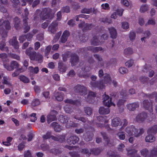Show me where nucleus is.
I'll return each mask as SVG.
<instances>
[{
	"mask_svg": "<svg viewBox=\"0 0 157 157\" xmlns=\"http://www.w3.org/2000/svg\"><path fill=\"white\" fill-rule=\"evenodd\" d=\"M57 112L56 111L53 110L51 111L47 117V121L48 123H50L53 121H55L57 119L56 115Z\"/></svg>",
	"mask_w": 157,
	"mask_h": 157,
	"instance_id": "nucleus-9",
	"label": "nucleus"
},
{
	"mask_svg": "<svg viewBox=\"0 0 157 157\" xmlns=\"http://www.w3.org/2000/svg\"><path fill=\"white\" fill-rule=\"evenodd\" d=\"M9 80V77L7 76L3 77V82L4 84H9L10 82L8 81Z\"/></svg>",
	"mask_w": 157,
	"mask_h": 157,
	"instance_id": "nucleus-59",
	"label": "nucleus"
},
{
	"mask_svg": "<svg viewBox=\"0 0 157 157\" xmlns=\"http://www.w3.org/2000/svg\"><path fill=\"white\" fill-rule=\"evenodd\" d=\"M104 83L105 84H111L112 83L115 86L117 84V82L114 80H112L111 78L109 75L108 74H106L104 76Z\"/></svg>",
	"mask_w": 157,
	"mask_h": 157,
	"instance_id": "nucleus-8",
	"label": "nucleus"
},
{
	"mask_svg": "<svg viewBox=\"0 0 157 157\" xmlns=\"http://www.w3.org/2000/svg\"><path fill=\"white\" fill-rule=\"evenodd\" d=\"M91 44L92 45H97L101 44V42L98 40L97 37H93L91 41Z\"/></svg>",
	"mask_w": 157,
	"mask_h": 157,
	"instance_id": "nucleus-29",
	"label": "nucleus"
},
{
	"mask_svg": "<svg viewBox=\"0 0 157 157\" xmlns=\"http://www.w3.org/2000/svg\"><path fill=\"white\" fill-rule=\"evenodd\" d=\"M65 112L67 113H70L71 112V109L68 105H66L64 108Z\"/></svg>",
	"mask_w": 157,
	"mask_h": 157,
	"instance_id": "nucleus-61",
	"label": "nucleus"
},
{
	"mask_svg": "<svg viewBox=\"0 0 157 157\" xmlns=\"http://www.w3.org/2000/svg\"><path fill=\"white\" fill-rule=\"evenodd\" d=\"M57 24L56 23H52L49 27V30L52 33H54L57 29Z\"/></svg>",
	"mask_w": 157,
	"mask_h": 157,
	"instance_id": "nucleus-24",
	"label": "nucleus"
},
{
	"mask_svg": "<svg viewBox=\"0 0 157 157\" xmlns=\"http://www.w3.org/2000/svg\"><path fill=\"white\" fill-rule=\"evenodd\" d=\"M143 106L146 109L148 110L150 112L153 111L151 103H149L148 100H145L143 102Z\"/></svg>",
	"mask_w": 157,
	"mask_h": 157,
	"instance_id": "nucleus-10",
	"label": "nucleus"
},
{
	"mask_svg": "<svg viewBox=\"0 0 157 157\" xmlns=\"http://www.w3.org/2000/svg\"><path fill=\"white\" fill-rule=\"evenodd\" d=\"M99 113L101 114H108L109 112L108 108L105 109L104 107H101L99 110Z\"/></svg>",
	"mask_w": 157,
	"mask_h": 157,
	"instance_id": "nucleus-26",
	"label": "nucleus"
},
{
	"mask_svg": "<svg viewBox=\"0 0 157 157\" xmlns=\"http://www.w3.org/2000/svg\"><path fill=\"white\" fill-rule=\"evenodd\" d=\"M85 111L87 115H90L91 114L92 109L90 108L86 107L85 108Z\"/></svg>",
	"mask_w": 157,
	"mask_h": 157,
	"instance_id": "nucleus-51",
	"label": "nucleus"
},
{
	"mask_svg": "<svg viewBox=\"0 0 157 157\" xmlns=\"http://www.w3.org/2000/svg\"><path fill=\"white\" fill-rule=\"evenodd\" d=\"M36 13L38 15V18L39 16L40 18L43 20L48 19H51L52 18L54 14L52 13L51 10L49 8H44L41 12L40 10H37Z\"/></svg>",
	"mask_w": 157,
	"mask_h": 157,
	"instance_id": "nucleus-1",
	"label": "nucleus"
},
{
	"mask_svg": "<svg viewBox=\"0 0 157 157\" xmlns=\"http://www.w3.org/2000/svg\"><path fill=\"white\" fill-rule=\"evenodd\" d=\"M137 151L132 149L128 151L127 155L129 157H140L139 155L137 154Z\"/></svg>",
	"mask_w": 157,
	"mask_h": 157,
	"instance_id": "nucleus-15",
	"label": "nucleus"
},
{
	"mask_svg": "<svg viewBox=\"0 0 157 157\" xmlns=\"http://www.w3.org/2000/svg\"><path fill=\"white\" fill-rule=\"evenodd\" d=\"M51 136L50 132H48L46 133L45 134L43 135L42 137L45 140L51 138Z\"/></svg>",
	"mask_w": 157,
	"mask_h": 157,
	"instance_id": "nucleus-57",
	"label": "nucleus"
},
{
	"mask_svg": "<svg viewBox=\"0 0 157 157\" xmlns=\"http://www.w3.org/2000/svg\"><path fill=\"white\" fill-rule=\"evenodd\" d=\"M91 85L93 87H97L101 89L104 88L105 86V85L103 84V82L102 81L98 83L94 82H91Z\"/></svg>",
	"mask_w": 157,
	"mask_h": 157,
	"instance_id": "nucleus-14",
	"label": "nucleus"
},
{
	"mask_svg": "<svg viewBox=\"0 0 157 157\" xmlns=\"http://www.w3.org/2000/svg\"><path fill=\"white\" fill-rule=\"evenodd\" d=\"M59 120L62 123H67L68 122V118L67 116H63V115H60L59 116Z\"/></svg>",
	"mask_w": 157,
	"mask_h": 157,
	"instance_id": "nucleus-28",
	"label": "nucleus"
},
{
	"mask_svg": "<svg viewBox=\"0 0 157 157\" xmlns=\"http://www.w3.org/2000/svg\"><path fill=\"white\" fill-rule=\"evenodd\" d=\"M28 70L31 73L37 74L39 70L38 67L34 68L32 67H29L28 68Z\"/></svg>",
	"mask_w": 157,
	"mask_h": 157,
	"instance_id": "nucleus-33",
	"label": "nucleus"
},
{
	"mask_svg": "<svg viewBox=\"0 0 157 157\" xmlns=\"http://www.w3.org/2000/svg\"><path fill=\"white\" fill-rule=\"evenodd\" d=\"M69 33L68 31H65L61 38L60 41L62 43H65L67 40L68 37L69 35Z\"/></svg>",
	"mask_w": 157,
	"mask_h": 157,
	"instance_id": "nucleus-19",
	"label": "nucleus"
},
{
	"mask_svg": "<svg viewBox=\"0 0 157 157\" xmlns=\"http://www.w3.org/2000/svg\"><path fill=\"white\" fill-rule=\"evenodd\" d=\"M155 24V20L154 19H149L145 24V25L147 26L148 25H154Z\"/></svg>",
	"mask_w": 157,
	"mask_h": 157,
	"instance_id": "nucleus-39",
	"label": "nucleus"
},
{
	"mask_svg": "<svg viewBox=\"0 0 157 157\" xmlns=\"http://www.w3.org/2000/svg\"><path fill=\"white\" fill-rule=\"evenodd\" d=\"M19 78L21 81L24 83H27L29 82V78L24 75H20Z\"/></svg>",
	"mask_w": 157,
	"mask_h": 157,
	"instance_id": "nucleus-34",
	"label": "nucleus"
},
{
	"mask_svg": "<svg viewBox=\"0 0 157 157\" xmlns=\"http://www.w3.org/2000/svg\"><path fill=\"white\" fill-rule=\"evenodd\" d=\"M119 71L120 73L124 74L126 73L128 71L127 69L124 67H121L119 69Z\"/></svg>",
	"mask_w": 157,
	"mask_h": 157,
	"instance_id": "nucleus-40",
	"label": "nucleus"
},
{
	"mask_svg": "<svg viewBox=\"0 0 157 157\" xmlns=\"http://www.w3.org/2000/svg\"><path fill=\"white\" fill-rule=\"evenodd\" d=\"M51 48L52 47L51 46H48L46 47L45 52V55L46 56H47L48 55L50 51Z\"/></svg>",
	"mask_w": 157,
	"mask_h": 157,
	"instance_id": "nucleus-62",
	"label": "nucleus"
},
{
	"mask_svg": "<svg viewBox=\"0 0 157 157\" xmlns=\"http://www.w3.org/2000/svg\"><path fill=\"white\" fill-rule=\"evenodd\" d=\"M74 89L76 92L80 93L82 95L87 93L86 89L83 86L78 85L75 87Z\"/></svg>",
	"mask_w": 157,
	"mask_h": 157,
	"instance_id": "nucleus-7",
	"label": "nucleus"
},
{
	"mask_svg": "<svg viewBox=\"0 0 157 157\" xmlns=\"http://www.w3.org/2000/svg\"><path fill=\"white\" fill-rule=\"evenodd\" d=\"M151 154L153 155H157V146L152 150Z\"/></svg>",
	"mask_w": 157,
	"mask_h": 157,
	"instance_id": "nucleus-58",
	"label": "nucleus"
},
{
	"mask_svg": "<svg viewBox=\"0 0 157 157\" xmlns=\"http://www.w3.org/2000/svg\"><path fill=\"white\" fill-rule=\"evenodd\" d=\"M41 148L43 151H49V147L48 145L46 144H42L41 145Z\"/></svg>",
	"mask_w": 157,
	"mask_h": 157,
	"instance_id": "nucleus-45",
	"label": "nucleus"
},
{
	"mask_svg": "<svg viewBox=\"0 0 157 157\" xmlns=\"http://www.w3.org/2000/svg\"><path fill=\"white\" fill-rule=\"evenodd\" d=\"M36 114L35 113H33L30 115V119L31 121L34 122L37 119L36 117Z\"/></svg>",
	"mask_w": 157,
	"mask_h": 157,
	"instance_id": "nucleus-53",
	"label": "nucleus"
},
{
	"mask_svg": "<svg viewBox=\"0 0 157 157\" xmlns=\"http://www.w3.org/2000/svg\"><path fill=\"white\" fill-rule=\"evenodd\" d=\"M61 31H60L56 34L53 39V41L54 42H56L58 41L61 34Z\"/></svg>",
	"mask_w": 157,
	"mask_h": 157,
	"instance_id": "nucleus-41",
	"label": "nucleus"
},
{
	"mask_svg": "<svg viewBox=\"0 0 157 157\" xmlns=\"http://www.w3.org/2000/svg\"><path fill=\"white\" fill-rule=\"evenodd\" d=\"M2 25L5 27L7 29H9L10 28L9 22L7 21H4L2 19L0 20V26Z\"/></svg>",
	"mask_w": 157,
	"mask_h": 157,
	"instance_id": "nucleus-25",
	"label": "nucleus"
},
{
	"mask_svg": "<svg viewBox=\"0 0 157 157\" xmlns=\"http://www.w3.org/2000/svg\"><path fill=\"white\" fill-rule=\"evenodd\" d=\"M14 25L15 28L16 29H17L18 26L19 25V23L20 21L18 18L17 17H16L14 18Z\"/></svg>",
	"mask_w": 157,
	"mask_h": 157,
	"instance_id": "nucleus-49",
	"label": "nucleus"
},
{
	"mask_svg": "<svg viewBox=\"0 0 157 157\" xmlns=\"http://www.w3.org/2000/svg\"><path fill=\"white\" fill-rule=\"evenodd\" d=\"M121 27L124 29H127L129 28V25L126 22H123L121 23Z\"/></svg>",
	"mask_w": 157,
	"mask_h": 157,
	"instance_id": "nucleus-43",
	"label": "nucleus"
},
{
	"mask_svg": "<svg viewBox=\"0 0 157 157\" xmlns=\"http://www.w3.org/2000/svg\"><path fill=\"white\" fill-rule=\"evenodd\" d=\"M4 66L5 68L8 71H13L15 68L19 67V65L15 61H12L10 63V66H9L6 64L4 63Z\"/></svg>",
	"mask_w": 157,
	"mask_h": 157,
	"instance_id": "nucleus-6",
	"label": "nucleus"
},
{
	"mask_svg": "<svg viewBox=\"0 0 157 157\" xmlns=\"http://www.w3.org/2000/svg\"><path fill=\"white\" fill-rule=\"evenodd\" d=\"M133 51L131 48H126L124 51V53L126 55H128L132 54Z\"/></svg>",
	"mask_w": 157,
	"mask_h": 157,
	"instance_id": "nucleus-38",
	"label": "nucleus"
},
{
	"mask_svg": "<svg viewBox=\"0 0 157 157\" xmlns=\"http://www.w3.org/2000/svg\"><path fill=\"white\" fill-rule=\"evenodd\" d=\"M148 135L145 138L146 142L152 143L155 141V138L153 136V134H149L147 133Z\"/></svg>",
	"mask_w": 157,
	"mask_h": 157,
	"instance_id": "nucleus-23",
	"label": "nucleus"
},
{
	"mask_svg": "<svg viewBox=\"0 0 157 157\" xmlns=\"http://www.w3.org/2000/svg\"><path fill=\"white\" fill-rule=\"evenodd\" d=\"M109 30L110 34L111 37L113 39H115L117 37V32L116 30L113 27H111L109 28Z\"/></svg>",
	"mask_w": 157,
	"mask_h": 157,
	"instance_id": "nucleus-16",
	"label": "nucleus"
},
{
	"mask_svg": "<svg viewBox=\"0 0 157 157\" xmlns=\"http://www.w3.org/2000/svg\"><path fill=\"white\" fill-rule=\"evenodd\" d=\"M134 63V62L132 60H130L127 61L125 63V66L128 67H130L132 66Z\"/></svg>",
	"mask_w": 157,
	"mask_h": 157,
	"instance_id": "nucleus-46",
	"label": "nucleus"
},
{
	"mask_svg": "<svg viewBox=\"0 0 157 157\" xmlns=\"http://www.w3.org/2000/svg\"><path fill=\"white\" fill-rule=\"evenodd\" d=\"M95 94L94 93L92 92H90L89 93L88 95L87 96L86 101L89 102H91V101L90 100H92L93 98L95 97Z\"/></svg>",
	"mask_w": 157,
	"mask_h": 157,
	"instance_id": "nucleus-31",
	"label": "nucleus"
},
{
	"mask_svg": "<svg viewBox=\"0 0 157 157\" xmlns=\"http://www.w3.org/2000/svg\"><path fill=\"white\" fill-rule=\"evenodd\" d=\"M51 138L55 141H58L62 142L64 140L65 136L64 135L57 136H51Z\"/></svg>",
	"mask_w": 157,
	"mask_h": 157,
	"instance_id": "nucleus-20",
	"label": "nucleus"
},
{
	"mask_svg": "<svg viewBox=\"0 0 157 157\" xmlns=\"http://www.w3.org/2000/svg\"><path fill=\"white\" fill-rule=\"evenodd\" d=\"M32 50L33 48L30 47L26 51V54L29 56L31 60H36L40 63L42 62L43 56L40 54L36 55V52L32 51Z\"/></svg>",
	"mask_w": 157,
	"mask_h": 157,
	"instance_id": "nucleus-2",
	"label": "nucleus"
},
{
	"mask_svg": "<svg viewBox=\"0 0 157 157\" xmlns=\"http://www.w3.org/2000/svg\"><path fill=\"white\" fill-rule=\"evenodd\" d=\"M7 56L5 53H3L0 54V58L3 61H6V60Z\"/></svg>",
	"mask_w": 157,
	"mask_h": 157,
	"instance_id": "nucleus-60",
	"label": "nucleus"
},
{
	"mask_svg": "<svg viewBox=\"0 0 157 157\" xmlns=\"http://www.w3.org/2000/svg\"><path fill=\"white\" fill-rule=\"evenodd\" d=\"M28 18H26L23 20V25L25 26L24 28L25 32V33L28 32L29 29L30 27L29 26H28L27 23V21Z\"/></svg>",
	"mask_w": 157,
	"mask_h": 157,
	"instance_id": "nucleus-35",
	"label": "nucleus"
},
{
	"mask_svg": "<svg viewBox=\"0 0 157 157\" xmlns=\"http://www.w3.org/2000/svg\"><path fill=\"white\" fill-rule=\"evenodd\" d=\"M91 51L94 52H96L102 50V48L99 47H93L90 49Z\"/></svg>",
	"mask_w": 157,
	"mask_h": 157,
	"instance_id": "nucleus-56",
	"label": "nucleus"
},
{
	"mask_svg": "<svg viewBox=\"0 0 157 157\" xmlns=\"http://www.w3.org/2000/svg\"><path fill=\"white\" fill-rule=\"evenodd\" d=\"M79 138L76 136H71L68 137L67 140V143L70 144H75L78 140Z\"/></svg>",
	"mask_w": 157,
	"mask_h": 157,
	"instance_id": "nucleus-11",
	"label": "nucleus"
},
{
	"mask_svg": "<svg viewBox=\"0 0 157 157\" xmlns=\"http://www.w3.org/2000/svg\"><path fill=\"white\" fill-rule=\"evenodd\" d=\"M147 114L144 113H140L137 115L136 117V120L139 122H141L144 121L146 118Z\"/></svg>",
	"mask_w": 157,
	"mask_h": 157,
	"instance_id": "nucleus-12",
	"label": "nucleus"
},
{
	"mask_svg": "<svg viewBox=\"0 0 157 157\" xmlns=\"http://www.w3.org/2000/svg\"><path fill=\"white\" fill-rule=\"evenodd\" d=\"M138 22L140 25H142L144 24V21L143 18L140 17L138 20Z\"/></svg>",
	"mask_w": 157,
	"mask_h": 157,
	"instance_id": "nucleus-64",
	"label": "nucleus"
},
{
	"mask_svg": "<svg viewBox=\"0 0 157 157\" xmlns=\"http://www.w3.org/2000/svg\"><path fill=\"white\" fill-rule=\"evenodd\" d=\"M63 94L62 92H55L54 96L55 99L58 101H60L63 99Z\"/></svg>",
	"mask_w": 157,
	"mask_h": 157,
	"instance_id": "nucleus-21",
	"label": "nucleus"
},
{
	"mask_svg": "<svg viewBox=\"0 0 157 157\" xmlns=\"http://www.w3.org/2000/svg\"><path fill=\"white\" fill-rule=\"evenodd\" d=\"M121 4L126 7H128L130 5L129 2L127 0H121Z\"/></svg>",
	"mask_w": 157,
	"mask_h": 157,
	"instance_id": "nucleus-54",
	"label": "nucleus"
},
{
	"mask_svg": "<svg viewBox=\"0 0 157 157\" xmlns=\"http://www.w3.org/2000/svg\"><path fill=\"white\" fill-rule=\"evenodd\" d=\"M117 136L121 140H123L125 138V135L124 133L123 132H119L117 134Z\"/></svg>",
	"mask_w": 157,
	"mask_h": 157,
	"instance_id": "nucleus-36",
	"label": "nucleus"
},
{
	"mask_svg": "<svg viewBox=\"0 0 157 157\" xmlns=\"http://www.w3.org/2000/svg\"><path fill=\"white\" fill-rule=\"evenodd\" d=\"M71 56V61L72 66L76 65L78 62V56L75 54H71V52H69L67 54H64L63 56V59L64 61H66L67 58Z\"/></svg>",
	"mask_w": 157,
	"mask_h": 157,
	"instance_id": "nucleus-4",
	"label": "nucleus"
},
{
	"mask_svg": "<svg viewBox=\"0 0 157 157\" xmlns=\"http://www.w3.org/2000/svg\"><path fill=\"white\" fill-rule=\"evenodd\" d=\"M121 120L119 117H116L112 120L111 125L113 127H117L118 126L121 125Z\"/></svg>",
	"mask_w": 157,
	"mask_h": 157,
	"instance_id": "nucleus-13",
	"label": "nucleus"
},
{
	"mask_svg": "<svg viewBox=\"0 0 157 157\" xmlns=\"http://www.w3.org/2000/svg\"><path fill=\"white\" fill-rule=\"evenodd\" d=\"M148 9V7L146 5H142L140 8V11L141 13H144L147 11Z\"/></svg>",
	"mask_w": 157,
	"mask_h": 157,
	"instance_id": "nucleus-37",
	"label": "nucleus"
},
{
	"mask_svg": "<svg viewBox=\"0 0 157 157\" xmlns=\"http://www.w3.org/2000/svg\"><path fill=\"white\" fill-rule=\"evenodd\" d=\"M124 10L122 9L117 10L115 12H116L117 15H118L120 16H121L122 15V14Z\"/></svg>",
	"mask_w": 157,
	"mask_h": 157,
	"instance_id": "nucleus-55",
	"label": "nucleus"
},
{
	"mask_svg": "<svg viewBox=\"0 0 157 157\" xmlns=\"http://www.w3.org/2000/svg\"><path fill=\"white\" fill-rule=\"evenodd\" d=\"M103 102L104 105L108 107L113 105L115 106V104L112 102V98L108 95L105 94L103 95Z\"/></svg>",
	"mask_w": 157,
	"mask_h": 157,
	"instance_id": "nucleus-5",
	"label": "nucleus"
},
{
	"mask_svg": "<svg viewBox=\"0 0 157 157\" xmlns=\"http://www.w3.org/2000/svg\"><path fill=\"white\" fill-rule=\"evenodd\" d=\"M92 8L88 9L87 8H84L81 10V12L83 13L89 14L92 11Z\"/></svg>",
	"mask_w": 157,
	"mask_h": 157,
	"instance_id": "nucleus-42",
	"label": "nucleus"
},
{
	"mask_svg": "<svg viewBox=\"0 0 157 157\" xmlns=\"http://www.w3.org/2000/svg\"><path fill=\"white\" fill-rule=\"evenodd\" d=\"M136 37V34L134 32H131L130 33L129 38L132 41H133Z\"/></svg>",
	"mask_w": 157,
	"mask_h": 157,
	"instance_id": "nucleus-47",
	"label": "nucleus"
},
{
	"mask_svg": "<svg viewBox=\"0 0 157 157\" xmlns=\"http://www.w3.org/2000/svg\"><path fill=\"white\" fill-rule=\"evenodd\" d=\"M140 152L141 154L144 157H145L148 153V150L146 148L142 149Z\"/></svg>",
	"mask_w": 157,
	"mask_h": 157,
	"instance_id": "nucleus-44",
	"label": "nucleus"
},
{
	"mask_svg": "<svg viewBox=\"0 0 157 157\" xmlns=\"http://www.w3.org/2000/svg\"><path fill=\"white\" fill-rule=\"evenodd\" d=\"M101 6L102 9L104 10H108L109 9V5L107 3L102 4Z\"/></svg>",
	"mask_w": 157,
	"mask_h": 157,
	"instance_id": "nucleus-52",
	"label": "nucleus"
},
{
	"mask_svg": "<svg viewBox=\"0 0 157 157\" xmlns=\"http://www.w3.org/2000/svg\"><path fill=\"white\" fill-rule=\"evenodd\" d=\"M125 130L129 136L134 135L136 137L139 136L144 132V130L143 129L141 128L139 130L136 129L133 126L127 127L125 128Z\"/></svg>",
	"mask_w": 157,
	"mask_h": 157,
	"instance_id": "nucleus-3",
	"label": "nucleus"
},
{
	"mask_svg": "<svg viewBox=\"0 0 157 157\" xmlns=\"http://www.w3.org/2000/svg\"><path fill=\"white\" fill-rule=\"evenodd\" d=\"M139 106V105L138 103H133L127 105V108L129 110L131 111L135 110L136 108L138 107Z\"/></svg>",
	"mask_w": 157,
	"mask_h": 157,
	"instance_id": "nucleus-18",
	"label": "nucleus"
},
{
	"mask_svg": "<svg viewBox=\"0 0 157 157\" xmlns=\"http://www.w3.org/2000/svg\"><path fill=\"white\" fill-rule=\"evenodd\" d=\"M9 43L16 49H17L19 47L18 42L16 37H13L12 39L10 40Z\"/></svg>",
	"mask_w": 157,
	"mask_h": 157,
	"instance_id": "nucleus-17",
	"label": "nucleus"
},
{
	"mask_svg": "<svg viewBox=\"0 0 157 157\" xmlns=\"http://www.w3.org/2000/svg\"><path fill=\"white\" fill-rule=\"evenodd\" d=\"M51 126L54 128L55 131L56 132H60L62 129L61 127L56 122H54L52 123Z\"/></svg>",
	"mask_w": 157,
	"mask_h": 157,
	"instance_id": "nucleus-22",
	"label": "nucleus"
},
{
	"mask_svg": "<svg viewBox=\"0 0 157 157\" xmlns=\"http://www.w3.org/2000/svg\"><path fill=\"white\" fill-rule=\"evenodd\" d=\"M90 26H91V25L85 24L84 22H82L78 25L79 28H82V30H85V29H90Z\"/></svg>",
	"mask_w": 157,
	"mask_h": 157,
	"instance_id": "nucleus-27",
	"label": "nucleus"
},
{
	"mask_svg": "<svg viewBox=\"0 0 157 157\" xmlns=\"http://www.w3.org/2000/svg\"><path fill=\"white\" fill-rule=\"evenodd\" d=\"M24 157H32V155L30 151H27L25 152L24 154Z\"/></svg>",
	"mask_w": 157,
	"mask_h": 157,
	"instance_id": "nucleus-63",
	"label": "nucleus"
},
{
	"mask_svg": "<svg viewBox=\"0 0 157 157\" xmlns=\"http://www.w3.org/2000/svg\"><path fill=\"white\" fill-rule=\"evenodd\" d=\"M58 69L59 71L62 73L65 72L66 71L65 67L63 65L62 63L60 62L58 63Z\"/></svg>",
	"mask_w": 157,
	"mask_h": 157,
	"instance_id": "nucleus-30",
	"label": "nucleus"
},
{
	"mask_svg": "<svg viewBox=\"0 0 157 157\" xmlns=\"http://www.w3.org/2000/svg\"><path fill=\"white\" fill-rule=\"evenodd\" d=\"M5 44L4 41L1 42L0 43V49L3 51H6L8 49L7 48L5 47Z\"/></svg>",
	"mask_w": 157,
	"mask_h": 157,
	"instance_id": "nucleus-48",
	"label": "nucleus"
},
{
	"mask_svg": "<svg viewBox=\"0 0 157 157\" xmlns=\"http://www.w3.org/2000/svg\"><path fill=\"white\" fill-rule=\"evenodd\" d=\"M40 104V101L38 99L34 100L32 103V105L33 106H35L39 105Z\"/></svg>",
	"mask_w": 157,
	"mask_h": 157,
	"instance_id": "nucleus-50",
	"label": "nucleus"
},
{
	"mask_svg": "<svg viewBox=\"0 0 157 157\" xmlns=\"http://www.w3.org/2000/svg\"><path fill=\"white\" fill-rule=\"evenodd\" d=\"M157 132V125H155L148 130V133L154 134Z\"/></svg>",
	"mask_w": 157,
	"mask_h": 157,
	"instance_id": "nucleus-32",
	"label": "nucleus"
}]
</instances>
